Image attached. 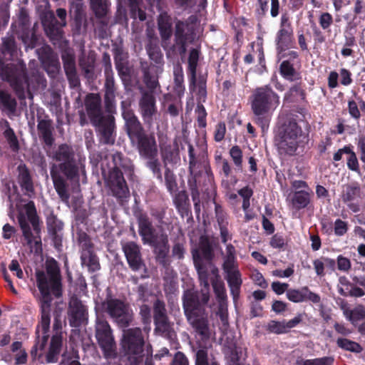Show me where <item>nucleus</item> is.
Masks as SVG:
<instances>
[{"label":"nucleus","instance_id":"obj_1","mask_svg":"<svg viewBox=\"0 0 365 365\" xmlns=\"http://www.w3.org/2000/svg\"><path fill=\"white\" fill-rule=\"evenodd\" d=\"M52 158L58 163H53L50 175L53 187L63 201L70 197L68 181L79 183L81 175H86L85 160L77 158L72 145L61 143L53 152Z\"/></svg>","mask_w":365,"mask_h":365},{"label":"nucleus","instance_id":"obj_2","mask_svg":"<svg viewBox=\"0 0 365 365\" xmlns=\"http://www.w3.org/2000/svg\"><path fill=\"white\" fill-rule=\"evenodd\" d=\"M121 103L122 116L125 120V130L131 145L135 147L140 156L148 160L146 166L152 171L153 175L160 182L163 181L161 165L158 156V145L153 133H148L143 127L133 110L124 106Z\"/></svg>","mask_w":365,"mask_h":365},{"label":"nucleus","instance_id":"obj_3","mask_svg":"<svg viewBox=\"0 0 365 365\" xmlns=\"http://www.w3.org/2000/svg\"><path fill=\"white\" fill-rule=\"evenodd\" d=\"M197 21V18L195 15L190 16L185 21L178 20L174 29V42L170 43L173 34L171 17L167 13L160 14L158 31L168 58H177L185 54L187 44L192 43L196 38Z\"/></svg>","mask_w":365,"mask_h":365},{"label":"nucleus","instance_id":"obj_4","mask_svg":"<svg viewBox=\"0 0 365 365\" xmlns=\"http://www.w3.org/2000/svg\"><path fill=\"white\" fill-rule=\"evenodd\" d=\"M0 76L4 81L9 83L21 101L26 99V88L28 87L38 88L46 86V80L43 74L38 70L34 69L28 75L26 66L21 61L16 63H5L0 60Z\"/></svg>","mask_w":365,"mask_h":365},{"label":"nucleus","instance_id":"obj_5","mask_svg":"<svg viewBox=\"0 0 365 365\" xmlns=\"http://www.w3.org/2000/svg\"><path fill=\"white\" fill-rule=\"evenodd\" d=\"M101 98L98 93H88L84 101L85 109L102 145H113L116 138L115 119L112 114L103 113Z\"/></svg>","mask_w":365,"mask_h":365},{"label":"nucleus","instance_id":"obj_6","mask_svg":"<svg viewBox=\"0 0 365 365\" xmlns=\"http://www.w3.org/2000/svg\"><path fill=\"white\" fill-rule=\"evenodd\" d=\"M308 142V134L304 132L294 118H287L280 123L274 137V145L278 153L282 156L297 155L298 149H304Z\"/></svg>","mask_w":365,"mask_h":365},{"label":"nucleus","instance_id":"obj_7","mask_svg":"<svg viewBox=\"0 0 365 365\" xmlns=\"http://www.w3.org/2000/svg\"><path fill=\"white\" fill-rule=\"evenodd\" d=\"M36 278L41 294L40 307L51 309L52 296L56 298L62 296V278L58 262L53 258L48 259L45 263V271H36Z\"/></svg>","mask_w":365,"mask_h":365},{"label":"nucleus","instance_id":"obj_8","mask_svg":"<svg viewBox=\"0 0 365 365\" xmlns=\"http://www.w3.org/2000/svg\"><path fill=\"white\" fill-rule=\"evenodd\" d=\"M113 167L109 170L106 180L107 187L118 201L123 202L130 197V190L123 173L133 175L134 166L130 158L120 151L112 154Z\"/></svg>","mask_w":365,"mask_h":365},{"label":"nucleus","instance_id":"obj_9","mask_svg":"<svg viewBox=\"0 0 365 365\" xmlns=\"http://www.w3.org/2000/svg\"><path fill=\"white\" fill-rule=\"evenodd\" d=\"M252 111L255 123L262 130L269 128L271 115L280 103L279 95L269 85L256 88L250 96Z\"/></svg>","mask_w":365,"mask_h":365},{"label":"nucleus","instance_id":"obj_10","mask_svg":"<svg viewBox=\"0 0 365 365\" xmlns=\"http://www.w3.org/2000/svg\"><path fill=\"white\" fill-rule=\"evenodd\" d=\"M182 308L187 321L195 335L203 341H208L211 336L208 314L201 305L198 295L186 291L182 297Z\"/></svg>","mask_w":365,"mask_h":365},{"label":"nucleus","instance_id":"obj_11","mask_svg":"<svg viewBox=\"0 0 365 365\" xmlns=\"http://www.w3.org/2000/svg\"><path fill=\"white\" fill-rule=\"evenodd\" d=\"M188 153V172L187 180H195V182H200L204 178L203 186L208 190L214 187V175L212 171L208 159L206 145H197L195 147L187 142Z\"/></svg>","mask_w":365,"mask_h":365},{"label":"nucleus","instance_id":"obj_12","mask_svg":"<svg viewBox=\"0 0 365 365\" xmlns=\"http://www.w3.org/2000/svg\"><path fill=\"white\" fill-rule=\"evenodd\" d=\"M26 215L19 213L18 222L22 232V235L29 246L34 242L36 249L41 248L40 217L38 215L34 201L30 200L24 205Z\"/></svg>","mask_w":365,"mask_h":365},{"label":"nucleus","instance_id":"obj_13","mask_svg":"<svg viewBox=\"0 0 365 365\" xmlns=\"http://www.w3.org/2000/svg\"><path fill=\"white\" fill-rule=\"evenodd\" d=\"M121 346L129 359H133L132 364L138 365L143 360L145 346L142 329L139 327L123 329Z\"/></svg>","mask_w":365,"mask_h":365},{"label":"nucleus","instance_id":"obj_14","mask_svg":"<svg viewBox=\"0 0 365 365\" xmlns=\"http://www.w3.org/2000/svg\"><path fill=\"white\" fill-rule=\"evenodd\" d=\"M105 312L120 328L128 327L133 319V312L128 303L117 298H106L103 303Z\"/></svg>","mask_w":365,"mask_h":365},{"label":"nucleus","instance_id":"obj_15","mask_svg":"<svg viewBox=\"0 0 365 365\" xmlns=\"http://www.w3.org/2000/svg\"><path fill=\"white\" fill-rule=\"evenodd\" d=\"M96 337L105 358L115 359L117 356L116 344L110 326L106 319L97 318Z\"/></svg>","mask_w":365,"mask_h":365},{"label":"nucleus","instance_id":"obj_16","mask_svg":"<svg viewBox=\"0 0 365 365\" xmlns=\"http://www.w3.org/2000/svg\"><path fill=\"white\" fill-rule=\"evenodd\" d=\"M51 309L41 308V322L36 329V342L31 350V356L35 359L41 358L49 339Z\"/></svg>","mask_w":365,"mask_h":365},{"label":"nucleus","instance_id":"obj_17","mask_svg":"<svg viewBox=\"0 0 365 365\" xmlns=\"http://www.w3.org/2000/svg\"><path fill=\"white\" fill-rule=\"evenodd\" d=\"M294 38V29L289 14L285 11L282 12L279 19V27L275 36L276 49L282 53L292 47Z\"/></svg>","mask_w":365,"mask_h":365},{"label":"nucleus","instance_id":"obj_18","mask_svg":"<svg viewBox=\"0 0 365 365\" xmlns=\"http://www.w3.org/2000/svg\"><path fill=\"white\" fill-rule=\"evenodd\" d=\"M122 251L124 253L129 268L134 272L144 270L141 279L148 277L146 264L143 258L141 247L133 241L121 242Z\"/></svg>","mask_w":365,"mask_h":365},{"label":"nucleus","instance_id":"obj_19","mask_svg":"<svg viewBox=\"0 0 365 365\" xmlns=\"http://www.w3.org/2000/svg\"><path fill=\"white\" fill-rule=\"evenodd\" d=\"M56 15L60 19L58 21L53 12L49 11L42 17V24L47 36L51 40H58L62 37L61 28L66 25V11L65 9L59 8L56 10Z\"/></svg>","mask_w":365,"mask_h":365},{"label":"nucleus","instance_id":"obj_20","mask_svg":"<svg viewBox=\"0 0 365 365\" xmlns=\"http://www.w3.org/2000/svg\"><path fill=\"white\" fill-rule=\"evenodd\" d=\"M138 232L143 243L149 246L158 242L159 239H162L163 236L167 235L163 232H158L149 217L145 214L140 215L138 217Z\"/></svg>","mask_w":365,"mask_h":365},{"label":"nucleus","instance_id":"obj_21","mask_svg":"<svg viewBox=\"0 0 365 365\" xmlns=\"http://www.w3.org/2000/svg\"><path fill=\"white\" fill-rule=\"evenodd\" d=\"M139 110L145 124L150 126L158 113L156 99L151 92L143 91L139 100Z\"/></svg>","mask_w":365,"mask_h":365},{"label":"nucleus","instance_id":"obj_22","mask_svg":"<svg viewBox=\"0 0 365 365\" xmlns=\"http://www.w3.org/2000/svg\"><path fill=\"white\" fill-rule=\"evenodd\" d=\"M37 53L43 69L51 78H55L61 68L58 56L49 46L38 49Z\"/></svg>","mask_w":365,"mask_h":365},{"label":"nucleus","instance_id":"obj_23","mask_svg":"<svg viewBox=\"0 0 365 365\" xmlns=\"http://www.w3.org/2000/svg\"><path fill=\"white\" fill-rule=\"evenodd\" d=\"M69 324L72 327H79L87 321V309L81 300L72 297L69 302L68 311Z\"/></svg>","mask_w":365,"mask_h":365},{"label":"nucleus","instance_id":"obj_24","mask_svg":"<svg viewBox=\"0 0 365 365\" xmlns=\"http://www.w3.org/2000/svg\"><path fill=\"white\" fill-rule=\"evenodd\" d=\"M361 198V190L357 182L346 185L341 193V200L348 208L356 213L360 211L359 200Z\"/></svg>","mask_w":365,"mask_h":365},{"label":"nucleus","instance_id":"obj_25","mask_svg":"<svg viewBox=\"0 0 365 365\" xmlns=\"http://www.w3.org/2000/svg\"><path fill=\"white\" fill-rule=\"evenodd\" d=\"M156 262L163 268H168L171 264L170 252V245L168 235L163 236L158 242L150 245Z\"/></svg>","mask_w":365,"mask_h":365},{"label":"nucleus","instance_id":"obj_26","mask_svg":"<svg viewBox=\"0 0 365 365\" xmlns=\"http://www.w3.org/2000/svg\"><path fill=\"white\" fill-rule=\"evenodd\" d=\"M37 123V130L39 138L46 146L51 147L55 141L53 134V127L52 120L50 119L49 116L47 115H46L44 118H42L38 114Z\"/></svg>","mask_w":365,"mask_h":365},{"label":"nucleus","instance_id":"obj_27","mask_svg":"<svg viewBox=\"0 0 365 365\" xmlns=\"http://www.w3.org/2000/svg\"><path fill=\"white\" fill-rule=\"evenodd\" d=\"M17 181L25 195L31 197L35 192L33 178L30 170L25 163H20L17 167Z\"/></svg>","mask_w":365,"mask_h":365},{"label":"nucleus","instance_id":"obj_28","mask_svg":"<svg viewBox=\"0 0 365 365\" xmlns=\"http://www.w3.org/2000/svg\"><path fill=\"white\" fill-rule=\"evenodd\" d=\"M140 64L143 82L149 90L148 92L153 93L157 87L160 86L157 75L158 67L153 64H148L147 62H141Z\"/></svg>","mask_w":365,"mask_h":365},{"label":"nucleus","instance_id":"obj_29","mask_svg":"<svg viewBox=\"0 0 365 365\" xmlns=\"http://www.w3.org/2000/svg\"><path fill=\"white\" fill-rule=\"evenodd\" d=\"M173 204L182 217L192 215L189 196L186 190L178 191L173 197Z\"/></svg>","mask_w":365,"mask_h":365},{"label":"nucleus","instance_id":"obj_30","mask_svg":"<svg viewBox=\"0 0 365 365\" xmlns=\"http://www.w3.org/2000/svg\"><path fill=\"white\" fill-rule=\"evenodd\" d=\"M225 279L227 280L233 301L236 303L240 297V289L242 284V274L239 269L225 273Z\"/></svg>","mask_w":365,"mask_h":365},{"label":"nucleus","instance_id":"obj_31","mask_svg":"<svg viewBox=\"0 0 365 365\" xmlns=\"http://www.w3.org/2000/svg\"><path fill=\"white\" fill-rule=\"evenodd\" d=\"M312 195L311 190H295L290 200L292 209L300 210L308 207L311 203Z\"/></svg>","mask_w":365,"mask_h":365},{"label":"nucleus","instance_id":"obj_32","mask_svg":"<svg viewBox=\"0 0 365 365\" xmlns=\"http://www.w3.org/2000/svg\"><path fill=\"white\" fill-rule=\"evenodd\" d=\"M197 250L200 257H202V262L205 261L208 264H211L212 261L215 257L214 249L212 246V243L210 240L209 237L207 235H202L199 240V247L198 249H195L192 250V255H193V252Z\"/></svg>","mask_w":365,"mask_h":365},{"label":"nucleus","instance_id":"obj_33","mask_svg":"<svg viewBox=\"0 0 365 365\" xmlns=\"http://www.w3.org/2000/svg\"><path fill=\"white\" fill-rule=\"evenodd\" d=\"M193 263L198 274L200 286L208 289L210 284L207 268L197 250L193 252Z\"/></svg>","mask_w":365,"mask_h":365},{"label":"nucleus","instance_id":"obj_34","mask_svg":"<svg viewBox=\"0 0 365 365\" xmlns=\"http://www.w3.org/2000/svg\"><path fill=\"white\" fill-rule=\"evenodd\" d=\"M63 344V337L61 332L53 335L51 339L48 351L46 354V361L48 363H54L58 361Z\"/></svg>","mask_w":365,"mask_h":365},{"label":"nucleus","instance_id":"obj_35","mask_svg":"<svg viewBox=\"0 0 365 365\" xmlns=\"http://www.w3.org/2000/svg\"><path fill=\"white\" fill-rule=\"evenodd\" d=\"M279 73L287 81H297L302 79V76L289 60H284L279 65Z\"/></svg>","mask_w":365,"mask_h":365},{"label":"nucleus","instance_id":"obj_36","mask_svg":"<svg viewBox=\"0 0 365 365\" xmlns=\"http://www.w3.org/2000/svg\"><path fill=\"white\" fill-rule=\"evenodd\" d=\"M1 126H4L6 128V130L4 131L3 135L4 137L6 139L10 148L14 152H17L19 150V140L13 128H11L9 121L6 119H2L1 121Z\"/></svg>","mask_w":365,"mask_h":365},{"label":"nucleus","instance_id":"obj_37","mask_svg":"<svg viewBox=\"0 0 365 365\" xmlns=\"http://www.w3.org/2000/svg\"><path fill=\"white\" fill-rule=\"evenodd\" d=\"M187 185L188 188L190 191V195L192 197V200L193 201L194 204V210L197 215V216L199 215L200 212V191H199V187H205V191H207L205 190L206 187L203 186V184L201 185V182H195V180H187Z\"/></svg>","mask_w":365,"mask_h":365},{"label":"nucleus","instance_id":"obj_38","mask_svg":"<svg viewBox=\"0 0 365 365\" xmlns=\"http://www.w3.org/2000/svg\"><path fill=\"white\" fill-rule=\"evenodd\" d=\"M149 58L156 64L163 63V55L156 40H150L145 46Z\"/></svg>","mask_w":365,"mask_h":365},{"label":"nucleus","instance_id":"obj_39","mask_svg":"<svg viewBox=\"0 0 365 365\" xmlns=\"http://www.w3.org/2000/svg\"><path fill=\"white\" fill-rule=\"evenodd\" d=\"M16 107V100L7 91L0 90V108L14 114Z\"/></svg>","mask_w":365,"mask_h":365},{"label":"nucleus","instance_id":"obj_40","mask_svg":"<svg viewBox=\"0 0 365 365\" xmlns=\"http://www.w3.org/2000/svg\"><path fill=\"white\" fill-rule=\"evenodd\" d=\"M81 259L82 265L86 266L90 273H93L101 269L99 259L95 252L81 254Z\"/></svg>","mask_w":365,"mask_h":365},{"label":"nucleus","instance_id":"obj_41","mask_svg":"<svg viewBox=\"0 0 365 365\" xmlns=\"http://www.w3.org/2000/svg\"><path fill=\"white\" fill-rule=\"evenodd\" d=\"M154 324L155 334L163 336H171L173 327L168 317L154 319Z\"/></svg>","mask_w":365,"mask_h":365},{"label":"nucleus","instance_id":"obj_42","mask_svg":"<svg viewBox=\"0 0 365 365\" xmlns=\"http://www.w3.org/2000/svg\"><path fill=\"white\" fill-rule=\"evenodd\" d=\"M336 343L337 346L344 351L355 354H359L363 351L360 344L345 337H339Z\"/></svg>","mask_w":365,"mask_h":365},{"label":"nucleus","instance_id":"obj_43","mask_svg":"<svg viewBox=\"0 0 365 365\" xmlns=\"http://www.w3.org/2000/svg\"><path fill=\"white\" fill-rule=\"evenodd\" d=\"M200 56V51L197 48H192L188 56V70L191 74V84L196 83V71Z\"/></svg>","mask_w":365,"mask_h":365},{"label":"nucleus","instance_id":"obj_44","mask_svg":"<svg viewBox=\"0 0 365 365\" xmlns=\"http://www.w3.org/2000/svg\"><path fill=\"white\" fill-rule=\"evenodd\" d=\"M46 222L49 235H56V232H61L63 228V222L58 220L53 212L46 217Z\"/></svg>","mask_w":365,"mask_h":365},{"label":"nucleus","instance_id":"obj_45","mask_svg":"<svg viewBox=\"0 0 365 365\" xmlns=\"http://www.w3.org/2000/svg\"><path fill=\"white\" fill-rule=\"evenodd\" d=\"M108 7L106 0H91V8L98 19H102L107 15Z\"/></svg>","mask_w":365,"mask_h":365},{"label":"nucleus","instance_id":"obj_46","mask_svg":"<svg viewBox=\"0 0 365 365\" xmlns=\"http://www.w3.org/2000/svg\"><path fill=\"white\" fill-rule=\"evenodd\" d=\"M269 245L279 251H285L288 247V240L283 234L277 232L274 234L269 240Z\"/></svg>","mask_w":365,"mask_h":365},{"label":"nucleus","instance_id":"obj_47","mask_svg":"<svg viewBox=\"0 0 365 365\" xmlns=\"http://www.w3.org/2000/svg\"><path fill=\"white\" fill-rule=\"evenodd\" d=\"M164 180L167 190L170 194L176 191L178 184L176 181V176L169 168L165 167L164 173Z\"/></svg>","mask_w":365,"mask_h":365},{"label":"nucleus","instance_id":"obj_48","mask_svg":"<svg viewBox=\"0 0 365 365\" xmlns=\"http://www.w3.org/2000/svg\"><path fill=\"white\" fill-rule=\"evenodd\" d=\"M185 252L186 249L185 240L178 239L174 242L173 245L172 247V255L170 257L179 260L182 259L185 257Z\"/></svg>","mask_w":365,"mask_h":365},{"label":"nucleus","instance_id":"obj_49","mask_svg":"<svg viewBox=\"0 0 365 365\" xmlns=\"http://www.w3.org/2000/svg\"><path fill=\"white\" fill-rule=\"evenodd\" d=\"M80 66L83 72V76L88 80L95 78V61L94 59H87L86 61H80Z\"/></svg>","mask_w":365,"mask_h":365},{"label":"nucleus","instance_id":"obj_50","mask_svg":"<svg viewBox=\"0 0 365 365\" xmlns=\"http://www.w3.org/2000/svg\"><path fill=\"white\" fill-rule=\"evenodd\" d=\"M104 96L115 97L116 86L114 79V74L105 75Z\"/></svg>","mask_w":365,"mask_h":365},{"label":"nucleus","instance_id":"obj_51","mask_svg":"<svg viewBox=\"0 0 365 365\" xmlns=\"http://www.w3.org/2000/svg\"><path fill=\"white\" fill-rule=\"evenodd\" d=\"M345 154L349 155L347 158V167L349 170L359 173V164L355 152L352 150V146L349 145L348 150H345Z\"/></svg>","mask_w":365,"mask_h":365},{"label":"nucleus","instance_id":"obj_52","mask_svg":"<svg viewBox=\"0 0 365 365\" xmlns=\"http://www.w3.org/2000/svg\"><path fill=\"white\" fill-rule=\"evenodd\" d=\"M197 103L205 102L207 98V86L206 80L204 77H199L197 82V93H196Z\"/></svg>","mask_w":365,"mask_h":365},{"label":"nucleus","instance_id":"obj_53","mask_svg":"<svg viewBox=\"0 0 365 365\" xmlns=\"http://www.w3.org/2000/svg\"><path fill=\"white\" fill-rule=\"evenodd\" d=\"M230 155L233 160L236 170H242V151L238 145H235L230 150Z\"/></svg>","mask_w":365,"mask_h":365},{"label":"nucleus","instance_id":"obj_54","mask_svg":"<svg viewBox=\"0 0 365 365\" xmlns=\"http://www.w3.org/2000/svg\"><path fill=\"white\" fill-rule=\"evenodd\" d=\"M21 38L27 48H34L37 46L38 38L34 31L31 32L29 30L23 31Z\"/></svg>","mask_w":365,"mask_h":365},{"label":"nucleus","instance_id":"obj_55","mask_svg":"<svg viewBox=\"0 0 365 365\" xmlns=\"http://www.w3.org/2000/svg\"><path fill=\"white\" fill-rule=\"evenodd\" d=\"M287 299L294 303L302 302L306 301V293L302 289H289L286 293Z\"/></svg>","mask_w":365,"mask_h":365},{"label":"nucleus","instance_id":"obj_56","mask_svg":"<svg viewBox=\"0 0 365 365\" xmlns=\"http://www.w3.org/2000/svg\"><path fill=\"white\" fill-rule=\"evenodd\" d=\"M168 317L165 304L157 299L153 303V320Z\"/></svg>","mask_w":365,"mask_h":365},{"label":"nucleus","instance_id":"obj_57","mask_svg":"<svg viewBox=\"0 0 365 365\" xmlns=\"http://www.w3.org/2000/svg\"><path fill=\"white\" fill-rule=\"evenodd\" d=\"M267 331H268L269 333L276 334L287 333L284 321L278 322L275 320H271L267 325Z\"/></svg>","mask_w":365,"mask_h":365},{"label":"nucleus","instance_id":"obj_58","mask_svg":"<svg viewBox=\"0 0 365 365\" xmlns=\"http://www.w3.org/2000/svg\"><path fill=\"white\" fill-rule=\"evenodd\" d=\"M197 123L199 128H205L207 125V111L202 103H197L195 108Z\"/></svg>","mask_w":365,"mask_h":365},{"label":"nucleus","instance_id":"obj_59","mask_svg":"<svg viewBox=\"0 0 365 365\" xmlns=\"http://www.w3.org/2000/svg\"><path fill=\"white\" fill-rule=\"evenodd\" d=\"M195 356V365H220L217 361H212L209 363L207 351L205 349H199Z\"/></svg>","mask_w":365,"mask_h":365},{"label":"nucleus","instance_id":"obj_60","mask_svg":"<svg viewBox=\"0 0 365 365\" xmlns=\"http://www.w3.org/2000/svg\"><path fill=\"white\" fill-rule=\"evenodd\" d=\"M130 3V15L133 19H138L143 21L146 19V13L139 8L137 0H129Z\"/></svg>","mask_w":365,"mask_h":365},{"label":"nucleus","instance_id":"obj_61","mask_svg":"<svg viewBox=\"0 0 365 365\" xmlns=\"http://www.w3.org/2000/svg\"><path fill=\"white\" fill-rule=\"evenodd\" d=\"M167 207L165 205H158L150 208V215L160 224L164 223Z\"/></svg>","mask_w":365,"mask_h":365},{"label":"nucleus","instance_id":"obj_62","mask_svg":"<svg viewBox=\"0 0 365 365\" xmlns=\"http://www.w3.org/2000/svg\"><path fill=\"white\" fill-rule=\"evenodd\" d=\"M214 292L219 301H223L227 298L225 284L221 281L213 280L212 282Z\"/></svg>","mask_w":365,"mask_h":365},{"label":"nucleus","instance_id":"obj_63","mask_svg":"<svg viewBox=\"0 0 365 365\" xmlns=\"http://www.w3.org/2000/svg\"><path fill=\"white\" fill-rule=\"evenodd\" d=\"M215 217H216L219 227L227 226L228 225L227 215L223 210L222 206L218 204H215Z\"/></svg>","mask_w":365,"mask_h":365},{"label":"nucleus","instance_id":"obj_64","mask_svg":"<svg viewBox=\"0 0 365 365\" xmlns=\"http://www.w3.org/2000/svg\"><path fill=\"white\" fill-rule=\"evenodd\" d=\"M225 355H228V359L230 362V365H242L239 361L240 359V353L235 345H232L228 347V351H225Z\"/></svg>","mask_w":365,"mask_h":365}]
</instances>
